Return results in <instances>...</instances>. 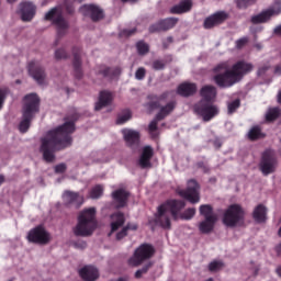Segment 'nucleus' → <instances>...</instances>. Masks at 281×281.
<instances>
[{"label":"nucleus","mask_w":281,"mask_h":281,"mask_svg":"<svg viewBox=\"0 0 281 281\" xmlns=\"http://www.w3.org/2000/svg\"><path fill=\"white\" fill-rule=\"evenodd\" d=\"M178 23V19L176 18H168L165 20H161L153 25L149 26V32H159V31H168L176 26Z\"/></svg>","instance_id":"obj_17"},{"label":"nucleus","mask_w":281,"mask_h":281,"mask_svg":"<svg viewBox=\"0 0 281 281\" xmlns=\"http://www.w3.org/2000/svg\"><path fill=\"white\" fill-rule=\"evenodd\" d=\"M278 102L281 103V91L278 94Z\"/></svg>","instance_id":"obj_59"},{"label":"nucleus","mask_w":281,"mask_h":281,"mask_svg":"<svg viewBox=\"0 0 281 281\" xmlns=\"http://www.w3.org/2000/svg\"><path fill=\"white\" fill-rule=\"evenodd\" d=\"M196 90H198V87L195 83L184 82L178 87L177 92L183 97H188L195 93Z\"/></svg>","instance_id":"obj_29"},{"label":"nucleus","mask_w":281,"mask_h":281,"mask_svg":"<svg viewBox=\"0 0 281 281\" xmlns=\"http://www.w3.org/2000/svg\"><path fill=\"white\" fill-rule=\"evenodd\" d=\"M29 75H31V77H33L37 83H44L45 81L46 76L44 69L38 63L31 61V64H29Z\"/></svg>","instance_id":"obj_21"},{"label":"nucleus","mask_w":281,"mask_h":281,"mask_svg":"<svg viewBox=\"0 0 281 281\" xmlns=\"http://www.w3.org/2000/svg\"><path fill=\"white\" fill-rule=\"evenodd\" d=\"M151 267V263H147L145 265L142 269H138L136 272H135V278L136 279H140L144 274H146L148 272V270L150 269Z\"/></svg>","instance_id":"obj_42"},{"label":"nucleus","mask_w":281,"mask_h":281,"mask_svg":"<svg viewBox=\"0 0 281 281\" xmlns=\"http://www.w3.org/2000/svg\"><path fill=\"white\" fill-rule=\"evenodd\" d=\"M159 120H157V117L155 120H153L149 125H148V131L149 133H155V131H157V122Z\"/></svg>","instance_id":"obj_49"},{"label":"nucleus","mask_w":281,"mask_h":281,"mask_svg":"<svg viewBox=\"0 0 281 281\" xmlns=\"http://www.w3.org/2000/svg\"><path fill=\"white\" fill-rule=\"evenodd\" d=\"M224 267V263L222 261H212L209 265V270L211 272H217L220 270H222Z\"/></svg>","instance_id":"obj_39"},{"label":"nucleus","mask_w":281,"mask_h":281,"mask_svg":"<svg viewBox=\"0 0 281 281\" xmlns=\"http://www.w3.org/2000/svg\"><path fill=\"white\" fill-rule=\"evenodd\" d=\"M155 255V249L151 245L143 244L137 247L133 256L128 259V266L139 267L146 260H149Z\"/></svg>","instance_id":"obj_7"},{"label":"nucleus","mask_w":281,"mask_h":281,"mask_svg":"<svg viewBox=\"0 0 281 281\" xmlns=\"http://www.w3.org/2000/svg\"><path fill=\"white\" fill-rule=\"evenodd\" d=\"M66 57H67V53L64 48H59V49L55 50V58L64 59Z\"/></svg>","instance_id":"obj_44"},{"label":"nucleus","mask_w":281,"mask_h":281,"mask_svg":"<svg viewBox=\"0 0 281 281\" xmlns=\"http://www.w3.org/2000/svg\"><path fill=\"white\" fill-rule=\"evenodd\" d=\"M276 251L279 256L281 255V243L276 247Z\"/></svg>","instance_id":"obj_52"},{"label":"nucleus","mask_w":281,"mask_h":281,"mask_svg":"<svg viewBox=\"0 0 281 281\" xmlns=\"http://www.w3.org/2000/svg\"><path fill=\"white\" fill-rule=\"evenodd\" d=\"M280 115V110L278 108L269 109L266 113L267 121H274Z\"/></svg>","instance_id":"obj_36"},{"label":"nucleus","mask_w":281,"mask_h":281,"mask_svg":"<svg viewBox=\"0 0 281 281\" xmlns=\"http://www.w3.org/2000/svg\"><path fill=\"white\" fill-rule=\"evenodd\" d=\"M276 272H277V274L281 278V267H278V268L276 269Z\"/></svg>","instance_id":"obj_55"},{"label":"nucleus","mask_w":281,"mask_h":281,"mask_svg":"<svg viewBox=\"0 0 281 281\" xmlns=\"http://www.w3.org/2000/svg\"><path fill=\"white\" fill-rule=\"evenodd\" d=\"M136 48H137L138 54H140V55H145L149 52V46L144 42L137 43Z\"/></svg>","instance_id":"obj_41"},{"label":"nucleus","mask_w":281,"mask_h":281,"mask_svg":"<svg viewBox=\"0 0 281 281\" xmlns=\"http://www.w3.org/2000/svg\"><path fill=\"white\" fill-rule=\"evenodd\" d=\"M44 19L53 21L59 29L68 27L67 21L63 18V9L60 7L53 8L44 15Z\"/></svg>","instance_id":"obj_15"},{"label":"nucleus","mask_w":281,"mask_h":281,"mask_svg":"<svg viewBox=\"0 0 281 281\" xmlns=\"http://www.w3.org/2000/svg\"><path fill=\"white\" fill-rule=\"evenodd\" d=\"M79 11L83 15H90V18L93 21L101 20L104 16L102 9H100L97 5H88V4H86V5L81 7V9H79Z\"/></svg>","instance_id":"obj_22"},{"label":"nucleus","mask_w":281,"mask_h":281,"mask_svg":"<svg viewBox=\"0 0 281 281\" xmlns=\"http://www.w3.org/2000/svg\"><path fill=\"white\" fill-rule=\"evenodd\" d=\"M66 170H67V165L64 162L55 166V172H57V175H63V172H66Z\"/></svg>","instance_id":"obj_45"},{"label":"nucleus","mask_w":281,"mask_h":281,"mask_svg":"<svg viewBox=\"0 0 281 281\" xmlns=\"http://www.w3.org/2000/svg\"><path fill=\"white\" fill-rule=\"evenodd\" d=\"M167 95L168 94L165 93V94L160 95L159 98H157L153 103H149L146 105L148 111H153V110L159 108V111L156 114L157 120H162L164 117L169 115V113H171L175 109L173 102H168L167 104H165Z\"/></svg>","instance_id":"obj_8"},{"label":"nucleus","mask_w":281,"mask_h":281,"mask_svg":"<svg viewBox=\"0 0 281 281\" xmlns=\"http://www.w3.org/2000/svg\"><path fill=\"white\" fill-rule=\"evenodd\" d=\"M254 69V65L247 61H238L229 69L227 63L218 64L214 71V82L221 88H231L237 82L241 81L244 76Z\"/></svg>","instance_id":"obj_2"},{"label":"nucleus","mask_w":281,"mask_h":281,"mask_svg":"<svg viewBox=\"0 0 281 281\" xmlns=\"http://www.w3.org/2000/svg\"><path fill=\"white\" fill-rule=\"evenodd\" d=\"M112 199L117 209H122L126 205L128 193L123 189H117L112 192Z\"/></svg>","instance_id":"obj_25"},{"label":"nucleus","mask_w":281,"mask_h":281,"mask_svg":"<svg viewBox=\"0 0 281 281\" xmlns=\"http://www.w3.org/2000/svg\"><path fill=\"white\" fill-rule=\"evenodd\" d=\"M184 207L186 203L183 201L176 200L168 201L167 203L160 205L157 210V214L155 215L156 225L160 226L161 228L169 229L171 226V216L173 220L181 218L183 221H191L195 216L196 210L191 207L179 215L180 210H183Z\"/></svg>","instance_id":"obj_3"},{"label":"nucleus","mask_w":281,"mask_h":281,"mask_svg":"<svg viewBox=\"0 0 281 281\" xmlns=\"http://www.w3.org/2000/svg\"><path fill=\"white\" fill-rule=\"evenodd\" d=\"M154 155L153 148L150 146H145L142 150V155L138 160L140 168H150V159Z\"/></svg>","instance_id":"obj_26"},{"label":"nucleus","mask_w":281,"mask_h":281,"mask_svg":"<svg viewBox=\"0 0 281 281\" xmlns=\"http://www.w3.org/2000/svg\"><path fill=\"white\" fill-rule=\"evenodd\" d=\"M277 168L278 160L274 153L272 150H267L263 154L260 162V171L267 177L268 175H272L273 172H276Z\"/></svg>","instance_id":"obj_10"},{"label":"nucleus","mask_w":281,"mask_h":281,"mask_svg":"<svg viewBox=\"0 0 281 281\" xmlns=\"http://www.w3.org/2000/svg\"><path fill=\"white\" fill-rule=\"evenodd\" d=\"M26 240L31 244L48 245L52 241V236L43 226H37L29 231Z\"/></svg>","instance_id":"obj_9"},{"label":"nucleus","mask_w":281,"mask_h":281,"mask_svg":"<svg viewBox=\"0 0 281 281\" xmlns=\"http://www.w3.org/2000/svg\"><path fill=\"white\" fill-rule=\"evenodd\" d=\"M281 13V3H274L272 8H269L266 11H262L261 13L255 15L251 18V22L255 24L266 23L269 22L272 16H277Z\"/></svg>","instance_id":"obj_12"},{"label":"nucleus","mask_w":281,"mask_h":281,"mask_svg":"<svg viewBox=\"0 0 281 281\" xmlns=\"http://www.w3.org/2000/svg\"><path fill=\"white\" fill-rule=\"evenodd\" d=\"M228 14L226 12H216L214 14H212L211 16H209L207 19H205L203 25L205 29H212L221 23H223L225 20H227Z\"/></svg>","instance_id":"obj_20"},{"label":"nucleus","mask_w":281,"mask_h":281,"mask_svg":"<svg viewBox=\"0 0 281 281\" xmlns=\"http://www.w3.org/2000/svg\"><path fill=\"white\" fill-rule=\"evenodd\" d=\"M5 179L3 176H0V186H2V183H4Z\"/></svg>","instance_id":"obj_57"},{"label":"nucleus","mask_w":281,"mask_h":281,"mask_svg":"<svg viewBox=\"0 0 281 281\" xmlns=\"http://www.w3.org/2000/svg\"><path fill=\"white\" fill-rule=\"evenodd\" d=\"M95 214V207H88L81 211V214H79V222L77 223V226L72 228V233L75 234V236L89 237L92 235L93 231L97 227Z\"/></svg>","instance_id":"obj_4"},{"label":"nucleus","mask_w":281,"mask_h":281,"mask_svg":"<svg viewBox=\"0 0 281 281\" xmlns=\"http://www.w3.org/2000/svg\"><path fill=\"white\" fill-rule=\"evenodd\" d=\"M267 214H268V209L265 205L259 204L255 207L252 212V218L256 223L263 224L268 220Z\"/></svg>","instance_id":"obj_27"},{"label":"nucleus","mask_w":281,"mask_h":281,"mask_svg":"<svg viewBox=\"0 0 281 281\" xmlns=\"http://www.w3.org/2000/svg\"><path fill=\"white\" fill-rule=\"evenodd\" d=\"M104 188L101 184L94 186L90 192L89 198L91 200H98L102 196Z\"/></svg>","instance_id":"obj_34"},{"label":"nucleus","mask_w":281,"mask_h":281,"mask_svg":"<svg viewBox=\"0 0 281 281\" xmlns=\"http://www.w3.org/2000/svg\"><path fill=\"white\" fill-rule=\"evenodd\" d=\"M80 59L75 57V67H79L80 66Z\"/></svg>","instance_id":"obj_53"},{"label":"nucleus","mask_w":281,"mask_h":281,"mask_svg":"<svg viewBox=\"0 0 281 281\" xmlns=\"http://www.w3.org/2000/svg\"><path fill=\"white\" fill-rule=\"evenodd\" d=\"M113 281H128V278H126V277H123V278H119V279H116V280H113Z\"/></svg>","instance_id":"obj_54"},{"label":"nucleus","mask_w":281,"mask_h":281,"mask_svg":"<svg viewBox=\"0 0 281 281\" xmlns=\"http://www.w3.org/2000/svg\"><path fill=\"white\" fill-rule=\"evenodd\" d=\"M201 97L203 98V100L205 101H212L217 92H216V88L213 86H204L201 91H200Z\"/></svg>","instance_id":"obj_31"},{"label":"nucleus","mask_w":281,"mask_h":281,"mask_svg":"<svg viewBox=\"0 0 281 281\" xmlns=\"http://www.w3.org/2000/svg\"><path fill=\"white\" fill-rule=\"evenodd\" d=\"M74 131V123L66 122L64 125L50 130V132L42 138V147H40V150L44 156V161L52 164V161H55V150H64V148H69V146H71L72 138L70 134Z\"/></svg>","instance_id":"obj_1"},{"label":"nucleus","mask_w":281,"mask_h":281,"mask_svg":"<svg viewBox=\"0 0 281 281\" xmlns=\"http://www.w3.org/2000/svg\"><path fill=\"white\" fill-rule=\"evenodd\" d=\"M138 225L135 223L126 224L120 232L116 233V240H122L127 236L128 231L136 232Z\"/></svg>","instance_id":"obj_33"},{"label":"nucleus","mask_w":281,"mask_h":281,"mask_svg":"<svg viewBox=\"0 0 281 281\" xmlns=\"http://www.w3.org/2000/svg\"><path fill=\"white\" fill-rule=\"evenodd\" d=\"M268 69H269V66L260 67L258 70V75L259 76L265 75Z\"/></svg>","instance_id":"obj_51"},{"label":"nucleus","mask_w":281,"mask_h":281,"mask_svg":"<svg viewBox=\"0 0 281 281\" xmlns=\"http://www.w3.org/2000/svg\"><path fill=\"white\" fill-rule=\"evenodd\" d=\"M146 76V69L144 67H139L136 71H135V79L137 80H143Z\"/></svg>","instance_id":"obj_43"},{"label":"nucleus","mask_w":281,"mask_h":281,"mask_svg":"<svg viewBox=\"0 0 281 281\" xmlns=\"http://www.w3.org/2000/svg\"><path fill=\"white\" fill-rule=\"evenodd\" d=\"M194 110L202 116L203 121L212 120L220 112L216 105L204 104V101H201L199 104H196Z\"/></svg>","instance_id":"obj_13"},{"label":"nucleus","mask_w":281,"mask_h":281,"mask_svg":"<svg viewBox=\"0 0 281 281\" xmlns=\"http://www.w3.org/2000/svg\"><path fill=\"white\" fill-rule=\"evenodd\" d=\"M240 106V100L236 99L232 102H228L227 103V112L229 114L236 112V110Z\"/></svg>","instance_id":"obj_38"},{"label":"nucleus","mask_w":281,"mask_h":281,"mask_svg":"<svg viewBox=\"0 0 281 281\" xmlns=\"http://www.w3.org/2000/svg\"><path fill=\"white\" fill-rule=\"evenodd\" d=\"M192 1L191 0H183L179 4L171 8V12L175 14H182L189 12L192 9Z\"/></svg>","instance_id":"obj_30"},{"label":"nucleus","mask_w":281,"mask_h":281,"mask_svg":"<svg viewBox=\"0 0 281 281\" xmlns=\"http://www.w3.org/2000/svg\"><path fill=\"white\" fill-rule=\"evenodd\" d=\"M205 281H213V279H212V278H210V279H207V280H205Z\"/></svg>","instance_id":"obj_63"},{"label":"nucleus","mask_w":281,"mask_h":281,"mask_svg":"<svg viewBox=\"0 0 281 281\" xmlns=\"http://www.w3.org/2000/svg\"><path fill=\"white\" fill-rule=\"evenodd\" d=\"M8 97V90L0 88V109L3 106V103Z\"/></svg>","instance_id":"obj_46"},{"label":"nucleus","mask_w":281,"mask_h":281,"mask_svg":"<svg viewBox=\"0 0 281 281\" xmlns=\"http://www.w3.org/2000/svg\"><path fill=\"white\" fill-rule=\"evenodd\" d=\"M199 212L204 220H218V216L213 212V207L209 204L201 205Z\"/></svg>","instance_id":"obj_32"},{"label":"nucleus","mask_w":281,"mask_h":281,"mask_svg":"<svg viewBox=\"0 0 281 281\" xmlns=\"http://www.w3.org/2000/svg\"><path fill=\"white\" fill-rule=\"evenodd\" d=\"M105 77H116L121 74V69H111V68H104L103 70L100 71Z\"/></svg>","instance_id":"obj_37"},{"label":"nucleus","mask_w":281,"mask_h":281,"mask_svg":"<svg viewBox=\"0 0 281 281\" xmlns=\"http://www.w3.org/2000/svg\"><path fill=\"white\" fill-rule=\"evenodd\" d=\"M200 186L195 180L188 181L187 190H181L178 194L190 202L191 204H196L200 202Z\"/></svg>","instance_id":"obj_11"},{"label":"nucleus","mask_w":281,"mask_h":281,"mask_svg":"<svg viewBox=\"0 0 281 281\" xmlns=\"http://www.w3.org/2000/svg\"><path fill=\"white\" fill-rule=\"evenodd\" d=\"M15 83H21V81H20V80H18V81H15Z\"/></svg>","instance_id":"obj_64"},{"label":"nucleus","mask_w":281,"mask_h":281,"mask_svg":"<svg viewBox=\"0 0 281 281\" xmlns=\"http://www.w3.org/2000/svg\"><path fill=\"white\" fill-rule=\"evenodd\" d=\"M256 0H237L239 8H246L249 4H252Z\"/></svg>","instance_id":"obj_47"},{"label":"nucleus","mask_w":281,"mask_h":281,"mask_svg":"<svg viewBox=\"0 0 281 281\" xmlns=\"http://www.w3.org/2000/svg\"><path fill=\"white\" fill-rule=\"evenodd\" d=\"M61 199H64V203L66 205H75L77 209H79L85 203V198L72 191L64 192V196H61Z\"/></svg>","instance_id":"obj_18"},{"label":"nucleus","mask_w":281,"mask_h":281,"mask_svg":"<svg viewBox=\"0 0 281 281\" xmlns=\"http://www.w3.org/2000/svg\"><path fill=\"white\" fill-rule=\"evenodd\" d=\"M18 13H20L22 21L30 22L36 13V7L32 2L20 3V10Z\"/></svg>","instance_id":"obj_16"},{"label":"nucleus","mask_w":281,"mask_h":281,"mask_svg":"<svg viewBox=\"0 0 281 281\" xmlns=\"http://www.w3.org/2000/svg\"><path fill=\"white\" fill-rule=\"evenodd\" d=\"M79 276L83 281H97L99 278V270L93 266H86L79 270Z\"/></svg>","instance_id":"obj_24"},{"label":"nucleus","mask_w":281,"mask_h":281,"mask_svg":"<svg viewBox=\"0 0 281 281\" xmlns=\"http://www.w3.org/2000/svg\"><path fill=\"white\" fill-rule=\"evenodd\" d=\"M122 135L124 140L126 142V145L130 148H137L139 144V133L134 130H122Z\"/></svg>","instance_id":"obj_19"},{"label":"nucleus","mask_w":281,"mask_h":281,"mask_svg":"<svg viewBox=\"0 0 281 281\" xmlns=\"http://www.w3.org/2000/svg\"><path fill=\"white\" fill-rule=\"evenodd\" d=\"M124 33H125L126 35H131V34L133 33V31H124Z\"/></svg>","instance_id":"obj_60"},{"label":"nucleus","mask_w":281,"mask_h":281,"mask_svg":"<svg viewBox=\"0 0 281 281\" xmlns=\"http://www.w3.org/2000/svg\"><path fill=\"white\" fill-rule=\"evenodd\" d=\"M246 212L239 204L229 205L223 215V224L226 227L235 228L240 227L245 223Z\"/></svg>","instance_id":"obj_6"},{"label":"nucleus","mask_w":281,"mask_h":281,"mask_svg":"<svg viewBox=\"0 0 281 281\" xmlns=\"http://www.w3.org/2000/svg\"><path fill=\"white\" fill-rule=\"evenodd\" d=\"M126 217L123 213L116 212L110 215V235L117 234L122 232L125 227Z\"/></svg>","instance_id":"obj_14"},{"label":"nucleus","mask_w":281,"mask_h":281,"mask_svg":"<svg viewBox=\"0 0 281 281\" xmlns=\"http://www.w3.org/2000/svg\"><path fill=\"white\" fill-rule=\"evenodd\" d=\"M218 218H204L199 223V232L201 234H211L214 231V227Z\"/></svg>","instance_id":"obj_28"},{"label":"nucleus","mask_w":281,"mask_h":281,"mask_svg":"<svg viewBox=\"0 0 281 281\" xmlns=\"http://www.w3.org/2000/svg\"><path fill=\"white\" fill-rule=\"evenodd\" d=\"M248 137H249L251 140L260 139V137H263V134H262L260 127L255 126V127H252V128L248 132Z\"/></svg>","instance_id":"obj_35"},{"label":"nucleus","mask_w":281,"mask_h":281,"mask_svg":"<svg viewBox=\"0 0 281 281\" xmlns=\"http://www.w3.org/2000/svg\"><path fill=\"white\" fill-rule=\"evenodd\" d=\"M278 235H279V237H281V227L278 231Z\"/></svg>","instance_id":"obj_62"},{"label":"nucleus","mask_w":281,"mask_h":281,"mask_svg":"<svg viewBox=\"0 0 281 281\" xmlns=\"http://www.w3.org/2000/svg\"><path fill=\"white\" fill-rule=\"evenodd\" d=\"M87 247V244L86 243H82L81 244V248H86Z\"/></svg>","instance_id":"obj_61"},{"label":"nucleus","mask_w":281,"mask_h":281,"mask_svg":"<svg viewBox=\"0 0 281 281\" xmlns=\"http://www.w3.org/2000/svg\"><path fill=\"white\" fill-rule=\"evenodd\" d=\"M113 94L109 91H101L98 97V101L94 103V110L100 111L103 108H106L113 102Z\"/></svg>","instance_id":"obj_23"},{"label":"nucleus","mask_w":281,"mask_h":281,"mask_svg":"<svg viewBox=\"0 0 281 281\" xmlns=\"http://www.w3.org/2000/svg\"><path fill=\"white\" fill-rule=\"evenodd\" d=\"M274 32L281 35V26H278L277 29H274Z\"/></svg>","instance_id":"obj_56"},{"label":"nucleus","mask_w":281,"mask_h":281,"mask_svg":"<svg viewBox=\"0 0 281 281\" xmlns=\"http://www.w3.org/2000/svg\"><path fill=\"white\" fill-rule=\"evenodd\" d=\"M40 110V98L36 93L26 94L24 97V105L22 106V122H20V133H27L31 121Z\"/></svg>","instance_id":"obj_5"},{"label":"nucleus","mask_w":281,"mask_h":281,"mask_svg":"<svg viewBox=\"0 0 281 281\" xmlns=\"http://www.w3.org/2000/svg\"><path fill=\"white\" fill-rule=\"evenodd\" d=\"M247 42H248V38H240L236 41V47L241 48L245 44H247Z\"/></svg>","instance_id":"obj_50"},{"label":"nucleus","mask_w":281,"mask_h":281,"mask_svg":"<svg viewBox=\"0 0 281 281\" xmlns=\"http://www.w3.org/2000/svg\"><path fill=\"white\" fill-rule=\"evenodd\" d=\"M132 119V113L130 110L124 111L121 115L117 117V123L123 124Z\"/></svg>","instance_id":"obj_40"},{"label":"nucleus","mask_w":281,"mask_h":281,"mask_svg":"<svg viewBox=\"0 0 281 281\" xmlns=\"http://www.w3.org/2000/svg\"><path fill=\"white\" fill-rule=\"evenodd\" d=\"M153 68H154L155 70H161V69L165 68V63L161 61V60H155V61L153 63Z\"/></svg>","instance_id":"obj_48"},{"label":"nucleus","mask_w":281,"mask_h":281,"mask_svg":"<svg viewBox=\"0 0 281 281\" xmlns=\"http://www.w3.org/2000/svg\"><path fill=\"white\" fill-rule=\"evenodd\" d=\"M276 74L281 75V67L276 68Z\"/></svg>","instance_id":"obj_58"}]
</instances>
